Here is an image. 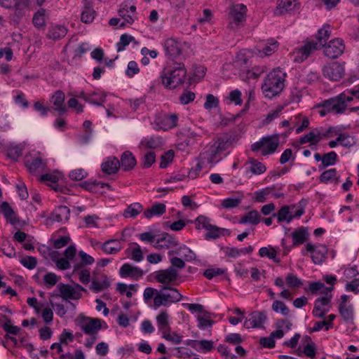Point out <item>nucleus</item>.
<instances>
[{
    "label": "nucleus",
    "instance_id": "obj_18",
    "mask_svg": "<svg viewBox=\"0 0 359 359\" xmlns=\"http://www.w3.org/2000/svg\"><path fill=\"white\" fill-rule=\"evenodd\" d=\"M163 47L166 55L172 58H175L182 53V43L175 39H166L163 43Z\"/></svg>",
    "mask_w": 359,
    "mask_h": 359
},
{
    "label": "nucleus",
    "instance_id": "obj_62",
    "mask_svg": "<svg viewBox=\"0 0 359 359\" xmlns=\"http://www.w3.org/2000/svg\"><path fill=\"white\" fill-rule=\"evenodd\" d=\"M156 161V155L153 151H148L146 153L142 158V168H149Z\"/></svg>",
    "mask_w": 359,
    "mask_h": 359
},
{
    "label": "nucleus",
    "instance_id": "obj_25",
    "mask_svg": "<svg viewBox=\"0 0 359 359\" xmlns=\"http://www.w3.org/2000/svg\"><path fill=\"white\" fill-rule=\"evenodd\" d=\"M101 168L105 174H115L120 168V161L116 157L109 156L102 163Z\"/></svg>",
    "mask_w": 359,
    "mask_h": 359
},
{
    "label": "nucleus",
    "instance_id": "obj_39",
    "mask_svg": "<svg viewBox=\"0 0 359 359\" xmlns=\"http://www.w3.org/2000/svg\"><path fill=\"white\" fill-rule=\"evenodd\" d=\"M319 49H320V48L315 41L306 43L298 52V54H300L299 57L301 61L306 60L313 50Z\"/></svg>",
    "mask_w": 359,
    "mask_h": 359
},
{
    "label": "nucleus",
    "instance_id": "obj_43",
    "mask_svg": "<svg viewBox=\"0 0 359 359\" xmlns=\"http://www.w3.org/2000/svg\"><path fill=\"white\" fill-rule=\"evenodd\" d=\"M28 6V0H15L12 6L15 9V16L18 18L23 17L25 15V11Z\"/></svg>",
    "mask_w": 359,
    "mask_h": 359
},
{
    "label": "nucleus",
    "instance_id": "obj_64",
    "mask_svg": "<svg viewBox=\"0 0 359 359\" xmlns=\"http://www.w3.org/2000/svg\"><path fill=\"white\" fill-rule=\"evenodd\" d=\"M174 158V151L173 150H168L165 153H164L161 158V162H160V168H165L170 163L172 162V159Z\"/></svg>",
    "mask_w": 359,
    "mask_h": 359
},
{
    "label": "nucleus",
    "instance_id": "obj_60",
    "mask_svg": "<svg viewBox=\"0 0 359 359\" xmlns=\"http://www.w3.org/2000/svg\"><path fill=\"white\" fill-rule=\"evenodd\" d=\"M135 39L133 36L128 34H122L120 38V41L117 43L118 52L122 51L125 49L126 46H128L130 42L135 41Z\"/></svg>",
    "mask_w": 359,
    "mask_h": 359
},
{
    "label": "nucleus",
    "instance_id": "obj_12",
    "mask_svg": "<svg viewBox=\"0 0 359 359\" xmlns=\"http://www.w3.org/2000/svg\"><path fill=\"white\" fill-rule=\"evenodd\" d=\"M25 166L31 173L37 175L46 171L47 162L39 154L32 157L30 160H26Z\"/></svg>",
    "mask_w": 359,
    "mask_h": 359
},
{
    "label": "nucleus",
    "instance_id": "obj_55",
    "mask_svg": "<svg viewBox=\"0 0 359 359\" xmlns=\"http://www.w3.org/2000/svg\"><path fill=\"white\" fill-rule=\"evenodd\" d=\"M273 187H266L255 192V200L259 203H264L266 201L267 196L272 192Z\"/></svg>",
    "mask_w": 359,
    "mask_h": 359
},
{
    "label": "nucleus",
    "instance_id": "obj_10",
    "mask_svg": "<svg viewBox=\"0 0 359 359\" xmlns=\"http://www.w3.org/2000/svg\"><path fill=\"white\" fill-rule=\"evenodd\" d=\"M344 67L338 62H332L323 68V74L330 81H337L340 80L344 74Z\"/></svg>",
    "mask_w": 359,
    "mask_h": 359
},
{
    "label": "nucleus",
    "instance_id": "obj_21",
    "mask_svg": "<svg viewBox=\"0 0 359 359\" xmlns=\"http://www.w3.org/2000/svg\"><path fill=\"white\" fill-rule=\"evenodd\" d=\"M178 245V241L168 233H163L161 237L156 238L153 246L156 249H168Z\"/></svg>",
    "mask_w": 359,
    "mask_h": 359
},
{
    "label": "nucleus",
    "instance_id": "obj_52",
    "mask_svg": "<svg viewBox=\"0 0 359 359\" xmlns=\"http://www.w3.org/2000/svg\"><path fill=\"white\" fill-rule=\"evenodd\" d=\"M226 231L224 229H221L217 226L212 225L210 228L207 229V233L205 235L206 240L217 239L223 235V231Z\"/></svg>",
    "mask_w": 359,
    "mask_h": 359
},
{
    "label": "nucleus",
    "instance_id": "obj_19",
    "mask_svg": "<svg viewBox=\"0 0 359 359\" xmlns=\"http://www.w3.org/2000/svg\"><path fill=\"white\" fill-rule=\"evenodd\" d=\"M70 216V209L65 205H60L56 208L48 218L49 222H67Z\"/></svg>",
    "mask_w": 359,
    "mask_h": 359
},
{
    "label": "nucleus",
    "instance_id": "obj_45",
    "mask_svg": "<svg viewBox=\"0 0 359 359\" xmlns=\"http://www.w3.org/2000/svg\"><path fill=\"white\" fill-rule=\"evenodd\" d=\"M337 154L334 151H330L323 156V163L318 165L320 170H323L329 165L336 163Z\"/></svg>",
    "mask_w": 359,
    "mask_h": 359
},
{
    "label": "nucleus",
    "instance_id": "obj_30",
    "mask_svg": "<svg viewBox=\"0 0 359 359\" xmlns=\"http://www.w3.org/2000/svg\"><path fill=\"white\" fill-rule=\"evenodd\" d=\"M168 257L172 256L174 255H179L180 257L184 258V259L187 262H191L195 260L196 256L195 253L186 245L181 246L179 249L175 250H170L168 252Z\"/></svg>",
    "mask_w": 359,
    "mask_h": 359
},
{
    "label": "nucleus",
    "instance_id": "obj_42",
    "mask_svg": "<svg viewBox=\"0 0 359 359\" xmlns=\"http://www.w3.org/2000/svg\"><path fill=\"white\" fill-rule=\"evenodd\" d=\"M260 215L257 210H252L248 212L246 215H243L240 221V224H250L257 225L259 223Z\"/></svg>",
    "mask_w": 359,
    "mask_h": 359
},
{
    "label": "nucleus",
    "instance_id": "obj_14",
    "mask_svg": "<svg viewBox=\"0 0 359 359\" xmlns=\"http://www.w3.org/2000/svg\"><path fill=\"white\" fill-rule=\"evenodd\" d=\"M214 150L210 144H209L205 147V151L201 153L199 161L204 166H212L221 160V158L219 156V155Z\"/></svg>",
    "mask_w": 359,
    "mask_h": 359
},
{
    "label": "nucleus",
    "instance_id": "obj_53",
    "mask_svg": "<svg viewBox=\"0 0 359 359\" xmlns=\"http://www.w3.org/2000/svg\"><path fill=\"white\" fill-rule=\"evenodd\" d=\"M272 310L276 313H280L282 315L287 316L290 313V309L286 304L280 300H275L271 306Z\"/></svg>",
    "mask_w": 359,
    "mask_h": 359
},
{
    "label": "nucleus",
    "instance_id": "obj_2",
    "mask_svg": "<svg viewBox=\"0 0 359 359\" xmlns=\"http://www.w3.org/2000/svg\"><path fill=\"white\" fill-rule=\"evenodd\" d=\"M353 95L348 94L346 90L335 97L321 102L317 106L318 108L320 109L319 114L321 116H325L329 113L336 114L344 113L347 108V102H351L353 100Z\"/></svg>",
    "mask_w": 359,
    "mask_h": 359
},
{
    "label": "nucleus",
    "instance_id": "obj_11",
    "mask_svg": "<svg viewBox=\"0 0 359 359\" xmlns=\"http://www.w3.org/2000/svg\"><path fill=\"white\" fill-rule=\"evenodd\" d=\"M305 248L311 254V259L315 264H321L327 258V248L325 245L307 243Z\"/></svg>",
    "mask_w": 359,
    "mask_h": 359
},
{
    "label": "nucleus",
    "instance_id": "obj_44",
    "mask_svg": "<svg viewBox=\"0 0 359 359\" xmlns=\"http://www.w3.org/2000/svg\"><path fill=\"white\" fill-rule=\"evenodd\" d=\"M67 29L65 27L57 25L49 29L48 36L53 40H58L65 36Z\"/></svg>",
    "mask_w": 359,
    "mask_h": 359
},
{
    "label": "nucleus",
    "instance_id": "obj_22",
    "mask_svg": "<svg viewBox=\"0 0 359 359\" xmlns=\"http://www.w3.org/2000/svg\"><path fill=\"white\" fill-rule=\"evenodd\" d=\"M331 298L332 296H324L323 297L318 298L315 301L312 312L313 315L317 318H324L328 310L324 309L323 306L330 303Z\"/></svg>",
    "mask_w": 359,
    "mask_h": 359
},
{
    "label": "nucleus",
    "instance_id": "obj_46",
    "mask_svg": "<svg viewBox=\"0 0 359 359\" xmlns=\"http://www.w3.org/2000/svg\"><path fill=\"white\" fill-rule=\"evenodd\" d=\"M130 251V257L135 262H141L143 258V253L140 246L137 243H131L129 248L127 250Z\"/></svg>",
    "mask_w": 359,
    "mask_h": 359
},
{
    "label": "nucleus",
    "instance_id": "obj_63",
    "mask_svg": "<svg viewBox=\"0 0 359 359\" xmlns=\"http://www.w3.org/2000/svg\"><path fill=\"white\" fill-rule=\"evenodd\" d=\"M242 201V197L240 198H227L224 199L222 202L223 208L226 209L233 208L239 205Z\"/></svg>",
    "mask_w": 359,
    "mask_h": 359
},
{
    "label": "nucleus",
    "instance_id": "obj_37",
    "mask_svg": "<svg viewBox=\"0 0 359 359\" xmlns=\"http://www.w3.org/2000/svg\"><path fill=\"white\" fill-rule=\"evenodd\" d=\"M248 169L253 175H261L266 170V166L254 158H249Z\"/></svg>",
    "mask_w": 359,
    "mask_h": 359
},
{
    "label": "nucleus",
    "instance_id": "obj_5",
    "mask_svg": "<svg viewBox=\"0 0 359 359\" xmlns=\"http://www.w3.org/2000/svg\"><path fill=\"white\" fill-rule=\"evenodd\" d=\"M280 144L279 135L276 134L262 137L259 141L251 146L252 151H261L262 156H268L273 154Z\"/></svg>",
    "mask_w": 359,
    "mask_h": 359
},
{
    "label": "nucleus",
    "instance_id": "obj_7",
    "mask_svg": "<svg viewBox=\"0 0 359 359\" xmlns=\"http://www.w3.org/2000/svg\"><path fill=\"white\" fill-rule=\"evenodd\" d=\"M57 288L60 291V296L65 300L79 299L82 295L81 292L86 291V290L79 284H76L75 287H74L69 285L60 283L57 285Z\"/></svg>",
    "mask_w": 359,
    "mask_h": 359
},
{
    "label": "nucleus",
    "instance_id": "obj_4",
    "mask_svg": "<svg viewBox=\"0 0 359 359\" xmlns=\"http://www.w3.org/2000/svg\"><path fill=\"white\" fill-rule=\"evenodd\" d=\"M182 295L174 287L163 286L159 293H157L154 299V304L156 308L161 306H168L174 302H180Z\"/></svg>",
    "mask_w": 359,
    "mask_h": 359
},
{
    "label": "nucleus",
    "instance_id": "obj_20",
    "mask_svg": "<svg viewBox=\"0 0 359 359\" xmlns=\"http://www.w3.org/2000/svg\"><path fill=\"white\" fill-rule=\"evenodd\" d=\"M247 12V8L243 4L234 5L230 11V15L233 19V22H230L231 27L233 25H238L240 22L245 20V14Z\"/></svg>",
    "mask_w": 359,
    "mask_h": 359
},
{
    "label": "nucleus",
    "instance_id": "obj_33",
    "mask_svg": "<svg viewBox=\"0 0 359 359\" xmlns=\"http://www.w3.org/2000/svg\"><path fill=\"white\" fill-rule=\"evenodd\" d=\"M295 208L294 205H284L283 206L276 214H273V217H276L279 223L286 221L287 223H290L292 220L291 216V210H294Z\"/></svg>",
    "mask_w": 359,
    "mask_h": 359
},
{
    "label": "nucleus",
    "instance_id": "obj_47",
    "mask_svg": "<svg viewBox=\"0 0 359 359\" xmlns=\"http://www.w3.org/2000/svg\"><path fill=\"white\" fill-rule=\"evenodd\" d=\"M127 6L124 5L118 11L119 15L122 18L121 22L119 25V27H124L128 25H132L134 22L132 16L128 15V9L126 8Z\"/></svg>",
    "mask_w": 359,
    "mask_h": 359
},
{
    "label": "nucleus",
    "instance_id": "obj_34",
    "mask_svg": "<svg viewBox=\"0 0 359 359\" xmlns=\"http://www.w3.org/2000/svg\"><path fill=\"white\" fill-rule=\"evenodd\" d=\"M330 34L331 28L330 26L327 24L324 25L322 28L318 29L316 35L318 41L316 43L320 48L325 46V45L327 43V41L330 38Z\"/></svg>",
    "mask_w": 359,
    "mask_h": 359
},
{
    "label": "nucleus",
    "instance_id": "obj_23",
    "mask_svg": "<svg viewBox=\"0 0 359 359\" xmlns=\"http://www.w3.org/2000/svg\"><path fill=\"white\" fill-rule=\"evenodd\" d=\"M299 7V4L296 0H278L274 13L277 15H280Z\"/></svg>",
    "mask_w": 359,
    "mask_h": 359
},
{
    "label": "nucleus",
    "instance_id": "obj_31",
    "mask_svg": "<svg viewBox=\"0 0 359 359\" xmlns=\"http://www.w3.org/2000/svg\"><path fill=\"white\" fill-rule=\"evenodd\" d=\"M166 206L164 203H158L145 210L143 215L145 218L150 219L153 217H159L165 212Z\"/></svg>",
    "mask_w": 359,
    "mask_h": 359
},
{
    "label": "nucleus",
    "instance_id": "obj_40",
    "mask_svg": "<svg viewBox=\"0 0 359 359\" xmlns=\"http://www.w3.org/2000/svg\"><path fill=\"white\" fill-rule=\"evenodd\" d=\"M322 139V136L316 130H313L302 137L299 140L301 144L310 142L311 145H316Z\"/></svg>",
    "mask_w": 359,
    "mask_h": 359
},
{
    "label": "nucleus",
    "instance_id": "obj_6",
    "mask_svg": "<svg viewBox=\"0 0 359 359\" xmlns=\"http://www.w3.org/2000/svg\"><path fill=\"white\" fill-rule=\"evenodd\" d=\"M110 285L108 277L96 268L91 276V284L89 289L95 293L100 292L107 289Z\"/></svg>",
    "mask_w": 359,
    "mask_h": 359
},
{
    "label": "nucleus",
    "instance_id": "obj_41",
    "mask_svg": "<svg viewBox=\"0 0 359 359\" xmlns=\"http://www.w3.org/2000/svg\"><path fill=\"white\" fill-rule=\"evenodd\" d=\"M278 251L275 248L271 246L262 247L259 250V255L262 257H268L276 263H280V259L277 257Z\"/></svg>",
    "mask_w": 359,
    "mask_h": 359
},
{
    "label": "nucleus",
    "instance_id": "obj_26",
    "mask_svg": "<svg viewBox=\"0 0 359 359\" xmlns=\"http://www.w3.org/2000/svg\"><path fill=\"white\" fill-rule=\"evenodd\" d=\"M178 117L175 114L164 115L159 118L156 122L157 129L168 130L177 125Z\"/></svg>",
    "mask_w": 359,
    "mask_h": 359
},
{
    "label": "nucleus",
    "instance_id": "obj_29",
    "mask_svg": "<svg viewBox=\"0 0 359 359\" xmlns=\"http://www.w3.org/2000/svg\"><path fill=\"white\" fill-rule=\"evenodd\" d=\"M120 167L121 166L124 171H129L133 169L136 165V159L133 154L126 151L121 156Z\"/></svg>",
    "mask_w": 359,
    "mask_h": 359
},
{
    "label": "nucleus",
    "instance_id": "obj_48",
    "mask_svg": "<svg viewBox=\"0 0 359 359\" xmlns=\"http://www.w3.org/2000/svg\"><path fill=\"white\" fill-rule=\"evenodd\" d=\"M46 12V11L44 8H41L34 15L32 22L36 27L39 29L44 27Z\"/></svg>",
    "mask_w": 359,
    "mask_h": 359
},
{
    "label": "nucleus",
    "instance_id": "obj_58",
    "mask_svg": "<svg viewBox=\"0 0 359 359\" xmlns=\"http://www.w3.org/2000/svg\"><path fill=\"white\" fill-rule=\"evenodd\" d=\"M209 314L205 313L203 316L198 315L197 316L198 327L201 330H203L207 327H210L212 325V321L210 319Z\"/></svg>",
    "mask_w": 359,
    "mask_h": 359
},
{
    "label": "nucleus",
    "instance_id": "obj_3",
    "mask_svg": "<svg viewBox=\"0 0 359 359\" xmlns=\"http://www.w3.org/2000/svg\"><path fill=\"white\" fill-rule=\"evenodd\" d=\"M286 73L280 68L273 69L265 78L262 90L266 97L273 98L284 88Z\"/></svg>",
    "mask_w": 359,
    "mask_h": 359
},
{
    "label": "nucleus",
    "instance_id": "obj_15",
    "mask_svg": "<svg viewBox=\"0 0 359 359\" xmlns=\"http://www.w3.org/2000/svg\"><path fill=\"white\" fill-rule=\"evenodd\" d=\"M266 319L265 311H254L250 314V318L244 322V327L248 329L262 327Z\"/></svg>",
    "mask_w": 359,
    "mask_h": 359
},
{
    "label": "nucleus",
    "instance_id": "obj_24",
    "mask_svg": "<svg viewBox=\"0 0 359 359\" xmlns=\"http://www.w3.org/2000/svg\"><path fill=\"white\" fill-rule=\"evenodd\" d=\"M65 97V93L61 90H57L50 99V103L55 107L53 109L57 111L60 115H62L67 111V108L64 105Z\"/></svg>",
    "mask_w": 359,
    "mask_h": 359
},
{
    "label": "nucleus",
    "instance_id": "obj_35",
    "mask_svg": "<svg viewBox=\"0 0 359 359\" xmlns=\"http://www.w3.org/2000/svg\"><path fill=\"white\" fill-rule=\"evenodd\" d=\"M102 250L109 255L116 254L122 249L121 242L117 239L105 241L102 245Z\"/></svg>",
    "mask_w": 359,
    "mask_h": 359
},
{
    "label": "nucleus",
    "instance_id": "obj_28",
    "mask_svg": "<svg viewBox=\"0 0 359 359\" xmlns=\"http://www.w3.org/2000/svg\"><path fill=\"white\" fill-rule=\"evenodd\" d=\"M309 236V233L307 229L301 226L297 229H295L292 233L291 237L292 238V245L293 246H299L303 243H304Z\"/></svg>",
    "mask_w": 359,
    "mask_h": 359
},
{
    "label": "nucleus",
    "instance_id": "obj_38",
    "mask_svg": "<svg viewBox=\"0 0 359 359\" xmlns=\"http://www.w3.org/2000/svg\"><path fill=\"white\" fill-rule=\"evenodd\" d=\"M319 49H320V48L315 41L306 43L298 52V54H300L299 57L301 61L306 60L313 50Z\"/></svg>",
    "mask_w": 359,
    "mask_h": 359
},
{
    "label": "nucleus",
    "instance_id": "obj_36",
    "mask_svg": "<svg viewBox=\"0 0 359 359\" xmlns=\"http://www.w3.org/2000/svg\"><path fill=\"white\" fill-rule=\"evenodd\" d=\"M143 210V206L140 203H133L128 205L123 212L125 218H135Z\"/></svg>",
    "mask_w": 359,
    "mask_h": 359
},
{
    "label": "nucleus",
    "instance_id": "obj_1",
    "mask_svg": "<svg viewBox=\"0 0 359 359\" xmlns=\"http://www.w3.org/2000/svg\"><path fill=\"white\" fill-rule=\"evenodd\" d=\"M186 76L187 69L184 63L177 62L168 63L160 75L163 85L169 89H174L183 84Z\"/></svg>",
    "mask_w": 359,
    "mask_h": 359
},
{
    "label": "nucleus",
    "instance_id": "obj_50",
    "mask_svg": "<svg viewBox=\"0 0 359 359\" xmlns=\"http://www.w3.org/2000/svg\"><path fill=\"white\" fill-rule=\"evenodd\" d=\"M95 11L92 7L85 6L81 15V20L86 24L91 23L95 16Z\"/></svg>",
    "mask_w": 359,
    "mask_h": 359
},
{
    "label": "nucleus",
    "instance_id": "obj_61",
    "mask_svg": "<svg viewBox=\"0 0 359 359\" xmlns=\"http://www.w3.org/2000/svg\"><path fill=\"white\" fill-rule=\"evenodd\" d=\"M196 228L198 229H204L207 231L208 228H210L212 224L210 223V219L203 216H198L195 220Z\"/></svg>",
    "mask_w": 359,
    "mask_h": 359
},
{
    "label": "nucleus",
    "instance_id": "obj_27",
    "mask_svg": "<svg viewBox=\"0 0 359 359\" xmlns=\"http://www.w3.org/2000/svg\"><path fill=\"white\" fill-rule=\"evenodd\" d=\"M156 319L157 327L162 333V336L171 330L169 323V315L166 311H161Z\"/></svg>",
    "mask_w": 359,
    "mask_h": 359
},
{
    "label": "nucleus",
    "instance_id": "obj_9",
    "mask_svg": "<svg viewBox=\"0 0 359 359\" xmlns=\"http://www.w3.org/2000/svg\"><path fill=\"white\" fill-rule=\"evenodd\" d=\"M324 48V54L326 57L335 59L340 56L344 51L345 45L344 41L340 38L331 40Z\"/></svg>",
    "mask_w": 359,
    "mask_h": 359
},
{
    "label": "nucleus",
    "instance_id": "obj_57",
    "mask_svg": "<svg viewBox=\"0 0 359 359\" xmlns=\"http://www.w3.org/2000/svg\"><path fill=\"white\" fill-rule=\"evenodd\" d=\"M79 255L81 259V264H78L74 266L75 271L79 269L82 265H90L95 262V259L92 256L88 255L83 251H80Z\"/></svg>",
    "mask_w": 359,
    "mask_h": 359
},
{
    "label": "nucleus",
    "instance_id": "obj_32",
    "mask_svg": "<svg viewBox=\"0 0 359 359\" xmlns=\"http://www.w3.org/2000/svg\"><path fill=\"white\" fill-rule=\"evenodd\" d=\"M86 102L97 106H102L105 102L106 94L104 93L94 92L91 94L82 93L81 96Z\"/></svg>",
    "mask_w": 359,
    "mask_h": 359
},
{
    "label": "nucleus",
    "instance_id": "obj_54",
    "mask_svg": "<svg viewBox=\"0 0 359 359\" xmlns=\"http://www.w3.org/2000/svg\"><path fill=\"white\" fill-rule=\"evenodd\" d=\"M163 339H165L166 341H170L172 344H180L182 341L183 336L175 332L169 330L166 334H163L162 336Z\"/></svg>",
    "mask_w": 359,
    "mask_h": 359
},
{
    "label": "nucleus",
    "instance_id": "obj_17",
    "mask_svg": "<svg viewBox=\"0 0 359 359\" xmlns=\"http://www.w3.org/2000/svg\"><path fill=\"white\" fill-rule=\"evenodd\" d=\"M232 144V140L228 135H222L215 137L210 144L219 155L228 149Z\"/></svg>",
    "mask_w": 359,
    "mask_h": 359
},
{
    "label": "nucleus",
    "instance_id": "obj_8",
    "mask_svg": "<svg viewBox=\"0 0 359 359\" xmlns=\"http://www.w3.org/2000/svg\"><path fill=\"white\" fill-rule=\"evenodd\" d=\"M81 330L86 334L96 335L101 329V320L89 317H82L78 321Z\"/></svg>",
    "mask_w": 359,
    "mask_h": 359
},
{
    "label": "nucleus",
    "instance_id": "obj_16",
    "mask_svg": "<svg viewBox=\"0 0 359 359\" xmlns=\"http://www.w3.org/2000/svg\"><path fill=\"white\" fill-rule=\"evenodd\" d=\"M119 275L122 278H130L137 280L143 276L144 271L137 266L126 263L120 268Z\"/></svg>",
    "mask_w": 359,
    "mask_h": 359
},
{
    "label": "nucleus",
    "instance_id": "obj_51",
    "mask_svg": "<svg viewBox=\"0 0 359 359\" xmlns=\"http://www.w3.org/2000/svg\"><path fill=\"white\" fill-rule=\"evenodd\" d=\"M161 145V140L158 137L144 138L140 142V146L146 149H156Z\"/></svg>",
    "mask_w": 359,
    "mask_h": 359
},
{
    "label": "nucleus",
    "instance_id": "obj_49",
    "mask_svg": "<svg viewBox=\"0 0 359 359\" xmlns=\"http://www.w3.org/2000/svg\"><path fill=\"white\" fill-rule=\"evenodd\" d=\"M339 312L346 322L353 321L354 318L353 306H339Z\"/></svg>",
    "mask_w": 359,
    "mask_h": 359
},
{
    "label": "nucleus",
    "instance_id": "obj_59",
    "mask_svg": "<svg viewBox=\"0 0 359 359\" xmlns=\"http://www.w3.org/2000/svg\"><path fill=\"white\" fill-rule=\"evenodd\" d=\"M196 346V351L203 352H209L212 351L214 348L212 341L206 339L197 340Z\"/></svg>",
    "mask_w": 359,
    "mask_h": 359
},
{
    "label": "nucleus",
    "instance_id": "obj_56",
    "mask_svg": "<svg viewBox=\"0 0 359 359\" xmlns=\"http://www.w3.org/2000/svg\"><path fill=\"white\" fill-rule=\"evenodd\" d=\"M337 141H339L340 145L348 148L355 144L354 138L345 133L340 134L337 137Z\"/></svg>",
    "mask_w": 359,
    "mask_h": 359
},
{
    "label": "nucleus",
    "instance_id": "obj_13",
    "mask_svg": "<svg viewBox=\"0 0 359 359\" xmlns=\"http://www.w3.org/2000/svg\"><path fill=\"white\" fill-rule=\"evenodd\" d=\"M178 278V272L173 267H168L165 270H159L156 272L155 278L157 282L163 284H169L175 282Z\"/></svg>",
    "mask_w": 359,
    "mask_h": 359
}]
</instances>
